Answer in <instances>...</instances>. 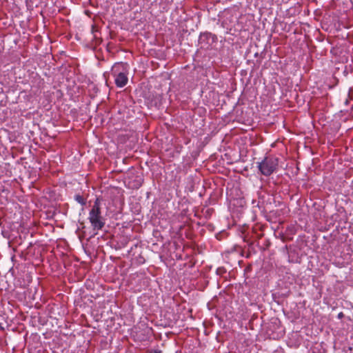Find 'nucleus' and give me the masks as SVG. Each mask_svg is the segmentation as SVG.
<instances>
[{
    "mask_svg": "<svg viewBox=\"0 0 353 353\" xmlns=\"http://www.w3.org/2000/svg\"><path fill=\"white\" fill-rule=\"evenodd\" d=\"M74 199L76 201H77L79 203H80L81 205H85V199H83V197L82 196H81L80 194H76L74 196Z\"/></svg>",
    "mask_w": 353,
    "mask_h": 353,
    "instance_id": "nucleus-5",
    "label": "nucleus"
},
{
    "mask_svg": "<svg viewBox=\"0 0 353 353\" xmlns=\"http://www.w3.org/2000/svg\"><path fill=\"white\" fill-rule=\"evenodd\" d=\"M151 353H162V352L161 350H156L152 352Z\"/></svg>",
    "mask_w": 353,
    "mask_h": 353,
    "instance_id": "nucleus-6",
    "label": "nucleus"
},
{
    "mask_svg": "<svg viewBox=\"0 0 353 353\" xmlns=\"http://www.w3.org/2000/svg\"><path fill=\"white\" fill-rule=\"evenodd\" d=\"M210 40L212 41V42L214 41V35H212L211 33L206 32L201 34L199 39V43L201 46V48L204 49H208L210 46Z\"/></svg>",
    "mask_w": 353,
    "mask_h": 353,
    "instance_id": "nucleus-4",
    "label": "nucleus"
},
{
    "mask_svg": "<svg viewBox=\"0 0 353 353\" xmlns=\"http://www.w3.org/2000/svg\"><path fill=\"white\" fill-rule=\"evenodd\" d=\"M88 220L93 230H101L105 224V219L101 216V203L98 198L89 212Z\"/></svg>",
    "mask_w": 353,
    "mask_h": 353,
    "instance_id": "nucleus-1",
    "label": "nucleus"
},
{
    "mask_svg": "<svg viewBox=\"0 0 353 353\" xmlns=\"http://www.w3.org/2000/svg\"><path fill=\"white\" fill-rule=\"evenodd\" d=\"M128 72L127 63H117L113 65L112 72L117 87L123 88L127 84L128 81Z\"/></svg>",
    "mask_w": 353,
    "mask_h": 353,
    "instance_id": "nucleus-2",
    "label": "nucleus"
},
{
    "mask_svg": "<svg viewBox=\"0 0 353 353\" xmlns=\"http://www.w3.org/2000/svg\"><path fill=\"white\" fill-rule=\"evenodd\" d=\"M279 166V159L270 156L265 157L262 161L258 163V168L261 174L264 176H270L274 172Z\"/></svg>",
    "mask_w": 353,
    "mask_h": 353,
    "instance_id": "nucleus-3",
    "label": "nucleus"
}]
</instances>
